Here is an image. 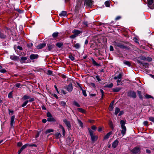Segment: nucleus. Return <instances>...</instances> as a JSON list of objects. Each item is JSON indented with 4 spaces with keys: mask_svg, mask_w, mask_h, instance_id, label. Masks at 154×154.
<instances>
[{
    "mask_svg": "<svg viewBox=\"0 0 154 154\" xmlns=\"http://www.w3.org/2000/svg\"><path fill=\"white\" fill-rule=\"evenodd\" d=\"M47 121L49 122H55V119L52 117H48Z\"/></svg>",
    "mask_w": 154,
    "mask_h": 154,
    "instance_id": "20",
    "label": "nucleus"
},
{
    "mask_svg": "<svg viewBox=\"0 0 154 154\" xmlns=\"http://www.w3.org/2000/svg\"><path fill=\"white\" fill-rule=\"evenodd\" d=\"M45 45L46 44L45 43L41 44L36 46V48L38 49H41L43 47H45Z\"/></svg>",
    "mask_w": 154,
    "mask_h": 154,
    "instance_id": "12",
    "label": "nucleus"
},
{
    "mask_svg": "<svg viewBox=\"0 0 154 154\" xmlns=\"http://www.w3.org/2000/svg\"><path fill=\"white\" fill-rule=\"evenodd\" d=\"M82 94H83V95H84V96L86 97L87 94H86V92H85V90H82Z\"/></svg>",
    "mask_w": 154,
    "mask_h": 154,
    "instance_id": "45",
    "label": "nucleus"
},
{
    "mask_svg": "<svg viewBox=\"0 0 154 154\" xmlns=\"http://www.w3.org/2000/svg\"><path fill=\"white\" fill-rule=\"evenodd\" d=\"M124 64L128 65V66H131V63L129 61H125L124 62Z\"/></svg>",
    "mask_w": 154,
    "mask_h": 154,
    "instance_id": "41",
    "label": "nucleus"
},
{
    "mask_svg": "<svg viewBox=\"0 0 154 154\" xmlns=\"http://www.w3.org/2000/svg\"><path fill=\"white\" fill-rule=\"evenodd\" d=\"M143 125L145 126H147L148 125V122L147 121H144L143 122Z\"/></svg>",
    "mask_w": 154,
    "mask_h": 154,
    "instance_id": "56",
    "label": "nucleus"
},
{
    "mask_svg": "<svg viewBox=\"0 0 154 154\" xmlns=\"http://www.w3.org/2000/svg\"><path fill=\"white\" fill-rule=\"evenodd\" d=\"M145 97L146 98H153V97H152V96H151L150 95H148V94H146L145 95Z\"/></svg>",
    "mask_w": 154,
    "mask_h": 154,
    "instance_id": "43",
    "label": "nucleus"
},
{
    "mask_svg": "<svg viewBox=\"0 0 154 154\" xmlns=\"http://www.w3.org/2000/svg\"><path fill=\"white\" fill-rule=\"evenodd\" d=\"M77 110L79 112H81L82 113H85V110L83 109L82 108H78L77 109Z\"/></svg>",
    "mask_w": 154,
    "mask_h": 154,
    "instance_id": "30",
    "label": "nucleus"
},
{
    "mask_svg": "<svg viewBox=\"0 0 154 154\" xmlns=\"http://www.w3.org/2000/svg\"><path fill=\"white\" fill-rule=\"evenodd\" d=\"M69 58L72 61H73L74 60V58L72 55H70L69 56Z\"/></svg>",
    "mask_w": 154,
    "mask_h": 154,
    "instance_id": "47",
    "label": "nucleus"
},
{
    "mask_svg": "<svg viewBox=\"0 0 154 154\" xmlns=\"http://www.w3.org/2000/svg\"><path fill=\"white\" fill-rule=\"evenodd\" d=\"M28 145L27 144H25V145H23L22 147H21V148H20V150L19 151V154H20V153L24 149H25L26 148L27 146Z\"/></svg>",
    "mask_w": 154,
    "mask_h": 154,
    "instance_id": "22",
    "label": "nucleus"
},
{
    "mask_svg": "<svg viewBox=\"0 0 154 154\" xmlns=\"http://www.w3.org/2000/svg\"><path fill=\"white\" fill-rule=\"evenodd\" d=\"M118 140H115V141L113 142V143H112V147H113V148H116L117 146L118 145Z\"/></svg>",
    "mask_w": 154,
    "mask_h": 154,
    "instance_id": "10",
    "label": "nucleus"
},
{
    "mask_svg": "<svg viewBox=\"0 0 154 154\" xmlns=\"http://www.w3.org/2000/svg\"><path fill=\"white\" fill-rule=\"evenodd\" d=\"M60 104L63 107L65 106V105H66V103H65V102L64 101H61V102H60Z\"/></svg>",
    "mask_w": 154,
    "mask_h": 154,
    "instance_id": "39",
    "label": "nucleus"
},
{
    "mask_svg": "<svg viewBox=\"0 0 154 154\" xmlns=\"http://www.w3.org/2000/svg\"><path fill=\"white\" fill-rule=\"evenodd\" d=\"M122 128V131H121V134H122V135L124 136L126 133V127H121Z\"/></svg>",
    "mask_w": 154,
    "mask_h": 154,
    "instance_id": "16",
    "label": "nucleus"
},
{
    "mask_svg": "<svg viewBox=\"0 0 154 154\" xmlns=\"http://www.w3.org/2000/svg\"><path fill=\"white\" fill-rule=\"evenodd\" d=\"M59 128H60V129L61 130H62V131H63V136H64L65 135V132L64 128L63 127V126H62L61 125H59Z\"/></svg>",
    "mask_w": 154,
    "mask_h": 154,
    "instance_id": "11",
    "label": "nucleus"
},
{
    "mask_svg": "<svg viewBox=\"0 0 154 154\" xmlns=\"http://www.w3.org/2000/svg\"><path fill=\"white\" fill-rule=\"evenodd\" d=\"M121 18V17L120 16H118L116 17V20H119Z\"/></svg>",
    "mask_w": 154,
    "mask_h": 154,
    "instance_id": "63",
    "label": "nucleus"
},
{
    "mask_svg": "<svg viewBox=\"0 0 154 154\" xmlns=\"http://www.w3.org/2000/svg\"><path fill=\"white\" fill-rule=\"evenodd\" d=\"M121 83H122L121 80H120V79H118V80H117V85L119 86L121 85Z\"/></svg>",
    "mask_w": 154,
    "mask_h": 154,
    "instance_id": "40",
    "label": "nucleus"
},
{
    "mask_svg": "<svg viewBox=\"0 0 154 154\" xmlns=\"http://www.w3.org/2000/svg\"><path fill=\"white\" fill-rule=\"evenodd\" d=\"M137 94H138V95H139V97L140 99L142 100V95H141V92H140V91H137Z\"/></svg>",
    "mask_w": 154,
    "mask_h": 154,
    "instance_id": "26",
    "label": "nucleus"
},
{
    "mask_svg": "<svg viewBox=\"0 0 154 154\" xmlns=\"http://www.w3.org/2000/svg\"><path fill=\"white\" fill-rule=\"evenodd\" d=\"M10 59L14 61H16L18 60V57L17 56L11 55L10 56Z\"/></svg>",
    "mask_w": 154,
    "mask_h": 154,
    "instance_id": "13",
    "label": "nucleus"
},
{
    "mask_svg": "<svg viewBox=\"0 0 154 154\" xmlns=\"http://www.w3.org/2000/svg\"><path fill=\"white\" fill-rule=\"evenodd\" d=\"M122 75L121 74H119V75H118V76H116L114 77H116L117 78H118L119 79H121V78H122Z\"/></svg>",
    "mask_w": 154,
    "mask_h": 154,
    "instance_id": "46",
    "label": "nucleus"
},
{
    "mask_svg": "<svg viewBox=\"0 0 154 154\" xmlns=\"http://www.w3.org/2000/svg\"><path fill=\"white\" fill-rule=\"evenodd\" d=\"M62 45H63L62 43H59L56 44V46L59 48L61 47Z\"/></svg>",
    "mask_w": 154,
    "mask_h": 154,
    "instance_id": "33",
    "label": "nucleus"
},
{
    "mask_svg": "<svg viewBox=\"0 0 154 154\" xmlns=\"http://www.w3.org/2000/svg\"><path fill=\"white\" fill-rule=\"evenodd\" d=\"M47 116L48 117H52L51 114L49 112L47 113Z\"/></svg>",
    "mask_w": 154,
    "mask_h": 154,
    "instance_id": "52",
    "label": "nucleus"
},
{
    "mask_svg": "<svg viewBox=\"0 0 154 154\" xmlns=\"http://www.w3.org/2000/svg\"><path fill=\"white\" fill-rule=\"evenodd\" d=\"M109 50L111 51H112L113 50V47L112 46H109Z\"/></svg>",
    "mask_w": 154,
    "mask_h": 154,
    "instance_id": "61",
    "label": "nucleus"
},
{
    "mask_svg": "<svg viewBox=\"0 0 154 154\" xmlns=\"http://www.w3.org/2000/svg\"><path fill=\"white\" fill-rule=\"evenodd\" d=\"M92 63L95 66H98V64L97 63L94 59L92 60Z\"/></svg>",
    "mask_w": 154,
    "mask_h": 154,
    "instance_id": "37",
    "label": "nucleus"
},
{
    "mask_svg": "<svg viewBox=\"0 0 154 154\" xmlns=\"http://www.w3.org/2000/svg\"><path fill=\"white\" fill-rule=\"evenodd\" d=\"M91 129H92V130H93L94 131H96V129L97 128L96 126H95L94 125H93L91 126Z\"/></svg>",
    "mask_w": 154,
    "mask_h": 154,
    "instance_id": "51",
    "label": "nucleus"
},
{
    "mask_svg": "<svg viewBox=\"0 0 154 154\" xmlns=\"http://www.w3.org/2000/svg\"><path fill=\"white\" fill-rule=\"evenodd\" d=\"M80 45L79 43H77L74 44L73 45V47L75 48L76 49H78L80 48Z\"/></svg>",
    "mask_w": 154,
    "mask_h": 154,
    "instance_id": "25",
    "label": "nucleus"
},
{
    "mask_svg": "<svg viewBox=\"0 0 154 154\" xmlns=\"http://www.w3.org/2000/svg\"><path fill=\"white\" fill-rule=\"evenodd\" d=\"M110 2L109 1H107L105 2V5L107 7H109L110 6Z\"/></svg>",
    "mask_w": 154,
    "mask_h": 154,
    "instance_id": "27",
    "label": "nucleus"
},
{
    "mask_svg": "<svg viewBox=\"0 0 154 154\" xmlns=\"http://www.w3.org/2000/svg\"><path fill=\"white\" fill-rule=\"evenodd\" d=\"M73 87H72V84H69L67 86V90L69 92H71L72 91Z\"/></svg>",
    "mask_w": 154,
    "mask_h": 154,
    "instance_id": "9",
    "label": "nucleus"
},
{
    "mask_svg": "<svg viewBox=\"0 0 154 154\" xmlns=\"http://www.w3.org/2000/svg\"><path fill=\"white\" fill-rule=\"evenodd\" d=\"M85 4L87 6H91L92 4V1L91 0H85Z\"/></svg>",
    "mask_w": 154,
    "mask_h": 154,
    "instance_id": "4",
    "label": "nucleus"
},
{
    "mask_svg": "<svg viewBox=\"0 0 154 154\" xmlns=\"http://www.w3.org/2000/svg\"><path fill=\"white\" fill-rule=\"evenodd\" d=\"M38 57V55L36 54H32L29 56V58L31 60H33L37 59Z\"/></svg>",
    "mask_w": 154,
    "mask_h": 154,
    "instance_id": "6",
    "label": "nucleus"
},
{
    "mask_svg": "<svg viewBox=\"0 0 154 154\" xmlns=\"http://www.w3.org/2000/svg\"><path fill=\"white\" fill-rule=\"evenodd\" d=\"M29 99V97L26 95H24L23 97H22V99L24 100H26Z\"/></svg>",
    "mask_w": 154,
    "mask_h": 154,
    "instance_id": "31",
    "label": "nucleus"
},
{
    "mask_svg": "<svg viewBox=\"0 0 154 154\" xmlns=\"http://www.w3.org/2000/svg\"><path fill=\"white\" fill-rule=\"evenodd\" d=\"M119 112V109L118 107H116L115 109V115H117Z\"/></svg>",
    "mask_w": 154,
    "mask_h": 154,
    "instance_id": "32",
    "label": "nucleus"
},
{
    "mask_svg": "<svg viewBox=\"0 0 154 154\" xmlns=\"http://www.w3.org/2000/svg\"><path fill=\"white\" fill-rule=\"evenodd\" d=\"M114 45L116 47H119L120 48L123 49H127V47L124 46L120 42H115L114 43Z\"/></svg>",
    "mask_w": 154,
    "mask_h": 154,
    "instance_id": "2",
    "label": "nucleus"
},
{
    "mask_svg": "<svg viewBox=\"0 0 154 154\" xmlns=\"http://www.w3.org/2000/svg\"><path fill=\"white\" fill-rule=\"evenodd\" d=\"M26 60H27V58H26V57H21L20 61V63H25V61H26Z\"/></svg>",
    "mask_w": 154,
    "mask_h": 154,
    "instance_id": "21",
    "label": "nucleus"
},
{
    "mask_svg": "<svg viewBox=\"0 0 154 154\" xmlns=\"http://www.w3.org/2000/svg\"><path fill=\"white\" fill-rule=\"evenodd\" d=\"M113 86V85L112 84V83H111L107 85V87L109 88H112V86Z\"/></svg>",
    "mask_w": 154,
    "mask_h": 154,
    "instance_id": "60",
    "label": "nucleus"
},
{
    "mask_svg": "<svg viewBox=\"0 0 154 154\" xmlns=\"http://www.w3.org/2000/svg\"><path fill=\"white\" fill-rule=\"evenodd\" d=\"M66 14V12L65 11H63L59 14V15L60 17H65Z\"/></svg>",
    "mask_w": 154,
    "mask_h": 154,
    "instance_id": "19",
    "label": "nucleus"
},
{
    "mask_svg": "<svg viewBox=\"0 0 154 154\" xmlns=\"http://www.w3.org/2000/svg\"><path fill=\"white\" fill-rule=\"evenodd\" d=\"M149 120L154 123V118L153 117H150L149 118Z\"/></svg>",
    "mask_w": 154,
    "mask_h": 154,
    "instance_id": "44",
    "label": "nucleus"
},
{
    "mask_svg": "<svg viewBox=\"0 0 154 154\" xmlns=\"http://www.w3.org/2000/svg\"><path fill=\"white\" fill-rule=\"evenodd\" d=\"M140 58L141 59V60H146V58L142 56H141L140 57Z\"/></svg>",
    "mask_w": 154,
    "mask_h": 154,
    "instance_id": "55",
    "label": "nucleus"
},
{
    "mask_svg": "<svg viewBox=\"0 0 154 154\" xmlns=\"http://www.w3.org/2000/svg\"><path fill=\"white\" fill-rule=\"evenodd\" d=\"M54 47V45H53L49 44L47 45V47H48V51H50Z\"/></svg>",
    "mask_w": 154,
    "mask_h": 154,
    "instance_id": "17",
    "label": "nucleus"
},
{
    "mask_svg": "<svg viewBox=\"0 0 154 154\" xmlns=\"http://www.w3.org/2000/svg\"><path fill=\"white\" fill-rule=\"evenodd\" d=\"M15 86L16 87L19 88H20V84L19 83H17L15 85Z\"/></svg>",
    "mask_w": 154,
    "mask_h": 154,
    "instance_id": "48",
    "label": "nucleus"
},
{
    "mask_svg": "<svg viewBox=\"0 0 154 154\" xmlns=\"http://www.w3.org/2000/svg\"><path fill=\"white\" fill-rule=\"evenodd\" d=\"M88 131H89V134H90L91 137V141H96V140H97V136H94L93 134L94 132L91 131L90 128H88Z\"/></svg>",
    "mask_w": 154,
    "mask_h": 154,
    "instance_id": "1",
    "label": "nucleus"
},
{
    "mask_svg": "<svg viewBox=\"0 0 154 154\" xmlns=\"http://www.w3.org/2000/svg\"><path fill=\"white\" fill-rule=\"evenodd\" d=\"M149 7L151 9H154V0H148Z\"/></svg>",
    "mask_w": 154,
    "mask_h": 154,
    "instance_id": "3",
    "label": "nucleus"
},
{
    "mask_svg": "<svg viewBox=\"0 0 154 154\" xmlns=\"http://www.w3.org/2000/svg\"><path fill=\"white\" fill-rule=\"evenodd\" d=\"M28 103V100H26L25 101V102H24V103H23V104L22 105V106H21L22 107H24L26 106V105Z\"/></svg>",
    "mask_w": 154,
    "mask_h": 154,
    "instance_id": "42",
    "label": "nucleus"
},
{
    "mask_svg": "<svg viewBox=\"0 0 154 154\" xmlns=\"http://www.w3.org/2000/svg\"><path fill=\"white\" fill-rule=\"evenodd\" d=\"M0 72L1 73H4L6 72V70L5 69H1L0 70Z\"/></svg>",
    "mask_w": 154,
    "mask_h": 154,
    "instance_id": "53",
    "label": "nucleus"
},
{
    "mask_svg": "<svg viewBox=\"0 0 154 154\" xmlns=\"http://www.w3.org/2000/svg\"><path fill=\"white\" fill-rule=\"evenodd\" d=\"M67 139H68V140H71L70 141V143H72V141H73L72 140H71V137H68V138H67Z\"/></svg>",
    "mask_w": 154,
    "mask_h": 154,
    "instance_id": "62",
    "label": "nucleus"
},
{
    "mask_svg": "<svg viewBox=\"0 0 154 154\" xmlns=\"http://www.w3.org/2000/svg\"><path fill=\"white\" fill-rule=\"evenodd\" d=\"M120 124H121V127H125L124 125L125 124V121L122 120L121 121H120Z\"/></svg>",
    "mask_w": 154,
    "mask_h": 154,
    "instance_id": "29",
    "label": "nucleus"
},
{
    "mask_svg": "<svg viewBox=\"0 0 154 154\" xmlns=\"http://www.w3.org/2000/svg\"><path fill=\"white\" fill-rule=\"evenodd\" d=\"M95 77L96 79H97V81H98V82L101 81V79L99 78V76L98 75H97Z\"/></svg>",
    "mask_w": 154,
    "mask_h": 154,
    "instance_id": "54",
    "label": "nucleus"
},
{
    "mask_svg": "<svg viewBox=\"0 0 154 154\" xmlns=\"http://www.w3.org/2000/svg\"><path fill=\"white\" fill-rule=\"evenodd\" d=\"M78 35H72L70 36V38H74Z\"/></svg>",
    "mask_w": 154,
    "mask_h": 154,
    "instance_id": "50",
    "label": "nucleus"
},
{
    "mask_svg": "<svg viewBox=\"0 0 154 154\" xmlns=\"http://www.w3.org/2000/svg\"><path fill=\"white\" fill-rule=\"evenodd\" d=\"M73 104L74 105H75L77 107H79L80 105H79L78 103L75 101H73Z\"/></svg>",
    "mask_w": 154,
    "mask_h": 154,
    "instance_id": "36",
    "label": "nucleus"
},
{
    "mask_svg": "<svg viewBox=\"0 0 154 154\" xmlns=\"http://www.w3.org/2000/svg\"><path fill=\"white\" fill-rule=\"evenodd\" d=\"M8 97L10 98H12V93H11V92H10L8 93Z\"/></svg>",
    "mask_w": 154,
    "mask_h": 154,
    "instance_id": "49",
    "label": "nucleus"
},
{
    "mask_svg": "<svg viewBox=\"0 0 154 154\" xmlns=\"http://www.w3.org/2000/svg\"><path fill=\"white\" fill-rule=\"evenodd\" d=\"M14 116H12V117H11V123H10V125H11V126L12 127L14 124Z\"/></svg>",
    "mask_w": 154,
    "mask_h": 154,
    "instance_id": "15",
    "label": "nucleus"
},
{
    "mask_svg": "<svg viewBox=\"0 0 154 154\" xmlns=\"http://www.w3.org/2000/svg\"><path fill=\"white\" fill-rule=\"evenodd\" d=\"M72 33H73V35H79L81 32L80 31L78 30H74V31L72 32Z\"/></svg>",
    "mask_w": 154,
    "mask_h": 154,
    "instance_id": "18",
    "label": "nucleus"
},
{
    "mask_svg": "<svg viewBox=\"0 0 154 154\" xmlns=\"http://www.w3.org/2000/svg\"><path fill=\"white\" fill-rule=\"evenodd\" d=\"M34 101V99L33 98H31L29 99V100L28 101V102H32Z\"/></svg>",
    "mask_w": 154,
    "mask_h": 154,
    "instance_id": "59",
    "label": "nucleus"
},
{
    "mask_svg": "<svg viewBox=\"0 0 154 154\" xmlns=\"http://www.w3.org/2000/svg\"><path fill=\"white\" fill-rule=\"evenodd\" d=\"M63 122H64L65 124L67 125V127H68V130H70L71 125H70V123H69V122L66 119H64L63 120Z\"/></svg>",
    "mask_w": 154,
    "mask_h": 154,
    "instance_id": "7",
    "label": "nucleus"
},
{
    "mask_svg": "<svg viewBox=\"0 0 154 154\" xmlns=\"http://www.w3.org/2000/svg\"><path fill=\"white\" fill-rule=\"evenodd\" d=\"M113 101L111 102L110 105H109V110L112 111L113 109Z\"/></svg>",
    "mask_w": 154,
    "mask_h": 154,
    "instance_id": "24",
    "label": "nucleus"
},
{
    "mask_svg": "<svg viewBox=\"0 0 154 154\" xmlns=\"http://www.w3.org/2000/svg\"><path fill=\"white\" fill-rule=\"evenodd\" d=\"M100 93H101V94H102V98H103V90L102 89L100 90Z\"/></svg>",
    "mask_w": 154,
    "mask_h": 154,
    "instance_id": "57",
    "label": "nucleus"
},
{
    "mask_svg": "<svg viewBox=\"0 0 154 154\" xmlns=\"http://www.w3.org/2000/svg\"><path fill=\"white\" fill-rule=\"evenodd\" d=\"M54 131V130L52 129H49L45 131V134H47L52 132H53Z\"/></svg>",
    "mask_w": 154,
    "mask_h": 154,
    "instance_id": "28",
    "label": "nucleus"
},
{
    "mask_svg": "<svg viewBox=\"0 0 154 154\" xmlns=\"http://www.w3.org/2000/svg\"><path fill=\"white\" fill-rule=\"evenodd\" d=\"M58 32H54L53 34H52V36L54 37V38H55L56 37H57V35H58Z\"/></svg>",
    "mask_w": 154,
    "mask_h": 154,
    "instance_id": "38",
    "label": "nucleus"
},
{
    "mask_svg": "<svg viewBox=\"0 0 154 154\" xmlns=\"http://www.w3.org/2000/svg\"><path fill=\"white\" fill-rule=\"evenodd\" d=\"M77 121H78V124H79V126H80L82 128V127H83L82 122L80 121V120L79 119H78V120H77Z\"/></svg>",
    "mask_w": 154,
    "mask_h": 154,
    "instance_id": "35",
    "label": "nucleus"
},
{
    "mask_svg": "<svg viewBox=\"0 0 154 154\" xmlns=\"http://www.w3.org/2000/svg\"><path fill=\"white\" fill-rule=\"evenodd\" d=\"M129 96L132 98H135L136 97L135 92L134 91H131L129 92Z\"/></svg>",
    "mask_w": 154,
    "mask_h": 154,
    "instance_id": "5",
    "label": "nucleus"
},
{
    "mask_svg": "<svg viewBox=\"0 0 154 154\" xmlns=\"http://www.w3.org/2000/svg\"><path fill=\"white\" fill-rule=\"evenodd\" d=\"M139 152H140V148L138 147H135L132 150V152L134 154H137Z\"/></svg>",
    "mask_w": 154,
    "mask_h": 154,
    "instance_id": "8",
    "label": "nucleus"
},
{
    "mask_svg": "<svg viewBox=\"0 0 154 154\" xmlns=\"http://www.w3.org/2000/svg\"><path fill=\"white\" fill-rule=\"evenodd\" d=\"M52 71L50 70H48V72H47V74L48 75H51L52 74Z\"/></svg>",
    "mask_w": 154,
    "mask_h": 154,
    "instance_id": "58",
    "label": "nucleus"
},
{
    "mask_svg": "<svg viewBox=\"0 0 154 154\" xmlns=\"http://www.w3.org/2000/svg\"><path fill=\"white\" fill-rule=\"evenodd\" d=\"M21 145H22V143H21L19 142L18 143H17V146H18L20 147L21 146Z\"/></svg>",
    "mask_w": 154,
    "mask_h": 154,
    "instance_id": "64",
    "label": "nucleus"
},
{
    "mask_svg": "<svg viewBox=\"0 0 154 154\" xmlns=\"http://www.w3.org/2000/svg\"><path fill=\"white\" fill-rule=\"evenodd\" d=\"M55 135H56V137L57 138H60L61 137V134L60 132L56 133V134H55Z\"/></svg>",
    "mask_w": 154,
    "mask_h": 154,
    "instance_id": "34",
    "label": "nucleus"
},
{
    "mask_svg": "<svg viewBox=\"0 0 154 154\" xmlns=\"http://www.w3.org/2000/svg\"><path fill=\"white\" fill-rule=\"evenodd\" d=\"M112 134V131H110L109 132V133L107 134L104 137V140H106L107 139H108L110 135H111Z\"/></svg>",
    "mask_w": 154,
    "mask_h": 154,
    "instance_id": "14",
    "label": "nucleus"
},
{
    "mask_svg": "<svg viewBox=\"0 0 154 154\" xmlns=\"http://www.w3.org/2000/svg\"><path fill=\"white\" fill-rule=\"evenodd\" d=\"M121 89V88H113L112 89V90H113V91L114 92H118L120 91Z\"/></svg>",
    "mask_w": 154,
    "mask_h": 154,
    "instance_id": "23",
    "label": "nucleus"
}]
</instances>
